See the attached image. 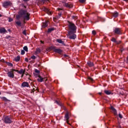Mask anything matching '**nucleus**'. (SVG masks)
<instances>
[{
	"label": "nucleus",
	"mask_w": 128,
	"mask_h": 128,
	"mask_svg": "<svg viewBox=\"0 0 128 128\" xmlns=\"http://www.w3.org/2000/svg\"><path fill=\"white\" fill-rule=\"evenodd\" d=\"M44 2H46L48 0H43Z\"/></svg>",
	"instance_id": "obj_54"
},
{
	"label": "nucleus",
	"mask_w": 128,
	"mask_h": 128,
	"mask_svg": "<svg viewBox=\"0 0 128 128\" xmlns=\"http://www.w3.org/2000/svg\"><path fill=\"white\" fill-rule=\"evenodd\" d=\"M0 98L1 100H4V102H10V100H8L5 96L1 97Z\"/></svg>",
	"instance_id": "obj_21"
},
{
	"label": "nucleus",
	"mask_w": 128,
	"mask_h": 128,
	"mask_svg": "<svg viewBox=\"0 0 128 128\" xmlns=\"http://www.w3.org/2000/svg\"><path fill=\"white\" fill-rule=\"evenodd\" d=\"M38 78L37 79V80L38 82H44V80L46 78H42V77L40 75L38 76Z\"/></svg>",
	"instance_id": "obj_12"
},
{
	"label": "nucleus",
	"mask_w": 128,
	"mask_h": 128,
	"mask_svg": "<svg viewBox=\"0 0 128 128\" xmlns=\"http://www.w3.org/2000/svg\"><path fill=\"white\" fill-rule=\"evenodd\" d=\"M88 80H89L90 82H94V79L92 78V77H88Z\"/></svg>",
	"instance_id": "obj_33"
},
{
	"label": "nucleus",
	"mask_w": 128,
	"mask_h": 128,
	"mask_svg": "<svg viewBox=\"0 0 128 128\" xmlns=\"http://www.w3.org/2000/svg\"><path fill=\"white\" fill-rule=\"evenodd\" d=\"M23 34H24V36H26V30H24L23 32H22Z\"/></svg>",
	"instance_id": "obj_34"
},
{
	"label": "nucleus",
	"mask_w": 128,
	"mask_h": 128,
	"mask_svg": "<svg viewBox=\"0 0 128 128\" xmlns=\"http://www.w3.org/2000/svg\"><path fill=\"white\" fill-rule=\"evenodd\" d=\"M10 38V35L7 36L5 38H6L7 40H8V38Z\"/></svg>",
	"instance_id": "obj_40"
},
{
	"label": "nucleus",
	"mask_w": 128,
	"mask_h": 128,
	"mask_svg": "<svg viewBox=\"0 0 128 128\" xmlns=\"http://www.w3.org/2000/svg\"><path fill=\"white\" fill-rule=\"evenodd\" d=\"M87 64L90 68H92V66H94V62L90 61H88L87 62Z\"/></svg>",
	"instance_id": "obj_16"
},
{
	"label": "nucleus",
	"mask_w": 128,
	"mask_h": 128,
	"mask_svg": "<svg viewBox=\"0 0 128 128\" xmlns=\"http://www.w3.org/2000/svg\"><path fill=\"white\" fill-rule=\"evenodd\" d=\"M2 120L4 124H12V121L10 116H4L2 118Z\"/></svg>",
	"instance_id": "obj_3"
},
{
	"label": "nucleus",
	"mask_w": 128,
	"mask_h": 128,
	"mask_svg": "<svg viewBox=\"0 0 128 128\" xmlns=\"http://www.w3.org/2000/svg\"><path fill=\"white\" fill-rule=\"evenodd\" d=\"M112 14L114 18H118V12L116 11H115L114 12L112 13Z\"/></svg>",
	"instance_id": "obj_20"
},
{
	"label": "nucleus",
	"mask_w": 128,
	"mask_h": 128,
	"mask_svg": "<svg viewBox=\"0 0 128 128\" xmlns=\"http://www.w3.org/2000/svg\"><path fill=\"white\" fill-rule=\"evenodd\" d=\"M34 88H33V90H32L31 92H34Z\"/></svg>",
	"instance_id": "obj_45"
},
{
	"label": "nucleus",
	"mask_w": 128,
	"mask_h": 128,
	"mask_svg": "<svg viewBox=\"0 0 128 128\" xmlns=\"http://www.w3.org/2000/svg\"><path fill=\"white\" fill-rule=\"evenodd\" d=\"M25 60H26L27 62H28V58H25Z\"/></svg>",
	"instance_id": "obj_44"
},
{
	"label": "nucleus",
	"mask_w": 128,
	"mask_h": 128,
	"mask_svg": "<svg viewBox=\"0 0 128 128\" xmlns=\"http://www.w3.org/2000/svg\"><path fill=\"white\" fill-rule=\"evenodd\" d=\"M7 74H8V78H14V74L10 70V72H8L7 73Z\"/></svg>",
	"instance_id": "obj_8"
},
{
	"label": "nucleus",
	"mask_w": 128,
	"mask_h": 128,
	"mask_svg": "<svg viewBox=\"0 0 128 128\" xmlns=\"http://www.w3.org/2000/svg\"><path fill=\"white\" fill-rule=\"evenodd\" d=\"M48 26V21H46V22L42 23V28H46Z\"/></svg>",
	"instance_id": "obj_14"
},
{
	"label": "nucleus",
	"mask_w": 128,
	"mask_h": 128,
	"mask_svg": "<svg viewBox=\"0 0 128 128\" xmlns=\"http://www.w3.org/2000/svg\"><path fill=\"white\" fill-rule=\"evenodd\" d=\"M8 22H14V19L12 18H9Z\"/></svg>",
	"instance_id": "obj_32"
},
{
	"label": "nucleus",
	"mask_w": 128,
	"mask_h": 128,
	"mask_svg": "<svg viewBox=\"0 0 128 128\" xmlns=\"http://www.w3.org/2000/svg\"><path fill=\"white\" fill-rule=\"evenodd\" d=\"M111 40L113 42H115V44H120V42H121L120 41H116V40L114 38H112L111 39Z\"/></svg>",
	"instance_id": "obj_11"
},
{
	"label": "nucleus",
	"mask_w": 128,
	"mask_h": 128,
	"mask_svg": "<svg viewBox=\"0 0 128 128\" xmlns=\"http://www.w3.org/2000/svg\"><path fill=\"white\" fill-rule=\"evenodd\" d=\"M66 120L67 124H68V120Z\"/></svg>",
	"instance_id": "obj_48"
},
{
	"label": "nucleus",
	"mask_w": 128,
	"mask_h": 128,
	"mask_svg": "<svg viewBox=\"0 0 128 128\" xmlns=\"http://www.w3.org/2000/svg\"><path fill=\"white\" fill-rule=\"evenodd\" d=\"M72 18L73 20H76V16H72Z\"/></svg>",
	"instance_id": "obj_41"
},
{
	"label": "nucleus",
	"mask_w": 128,
	"mask_h": 128,
	"mask_svg": "<svg viewBox=\"0 0 128 128\" xmlns=\"http://www.w3.org/2000/svg\"><path fill=\"white\" fill-rule=\"evenodd\" d=\"M55 102H56V104H58V106H62V104L60 102H59L58 100L55 101Z\"/></svg>",
	"instance_id": "obj_26"
},
{
	"label": "nucleus",
	"mask_w": 128,
	"mask_h": 128,
	"mask_svg": "<svg viewBox=\"0 0 128 128\" xmlns=\"http://www.w3.org/2000/svg\"><path fill=\"white\" fill-rule=\"evenodd\" d=\"M110 109L112 110L113 113L114 114V116H116L118 114V112H116V110L114 108V106H111Z\"/></svg>",
	"instance_id": "obj_15"
},
{
	"label": "nucleus",
	"mask_w": 128,
	"mask_h": 128,
	"mask_svg": "<svg viewBox=\"0 0 128 128\" xmlns=\"http://www.w3.org/2000/svg\"><path fill=\"white\" fill-rule=\"evenodd\" d=\"M6 32H8V31L4 28H0V34H6Z\"/></svg>",
	"instance_id": "obj_13"
},
{
	"label": "nucleus",
	"mask_w": 128,
	"mask_h": 128,
	"mask_svg": "<svg viewBox=\"0 0 128 128\" xmlns=\"http://www.w3.org/2000/svg\"><path fill=\"white\" fill-rule=\"evenodd\" d=\"M22 88H29L30 84H28V82H23L22 84Z\"/></svg>",
	"instance_id": "obj_9"
},
{
	"label": "nucleus",
	"mask_w": 128,
	"mask_h": 128,
	"mask_svg": "<svg viewBox=\"0 0 128 128\" xmlns=\"http://www.w3.org/2000/svg\"><path fill=\"white\" fill-rule=\"evenodd\" d=\"M0 94H2V92H0Z\"/></svg>",
	"instance_id": "obj_57"
},
{
	"label": "nucleus",
	"mask_w": 128,
	"mask_h": 128,
	"mask_svg": "<svg viewBox=\"0 0 128 128\" xmlns=\"http://www.w3.org/2000/svg\"><path fill=\"white\" fill-rule=\"evenodd\" d=\"M40 48H36L35 54H40Z\"/></svg>",
	"instance_id": "obj_25"
},
{
	"label": "nucleus",
	"mask_w": 128,
	"mask_h": 128,
	"mask_svg": "<svg viewBox=\"0 0 128 128\" xmlns=\"http://www.w3.org/2000/svg\"><path fill=\"white\" fill-rule=\"evenodd\" d=\"M104 92L108 95L112 94V91L110 90H104Z\"/></svg>",
	"instance_id": "obj_23"
},
{
	"label": "nucleus",
	"mask_w": 128,
	"mask_h": 128,
	"mask_svg": "<svg viewBox=\"0 0 128 128\" xmlns=\"http://www.w3.org/2000/svg\"><path fill=\"white\" fill-rule=\"evenodd\" d=\"M53 30H54V28H50L48 29V32H52Z\"/></svg>",
	"instance_id": "obj_27"
},
{
	"label": "nucleus",
	"mask_w": 128,
	"mask_h": 128,
	"mask_svg": "<svg viewBox=\"0 0 128 128\" xmlns=\"http://www.w3.org/2000/svg\"><path fill=\"white\" fill-rule=\"evenodd\" d=\"M12 4V3L10 1H6L2 3V6L5 8H8V6H11Z\"/></svg>",
	"instance_id": "obj_5"
},
{
	"label": "nucleus",
	"mask_w": 128,
	"mask_h": 128,
	"mask_svg": "<svg viewBox=\"0 0 128 128\" xmlns=\"http://www.w3.org/2000/svg\"><path fill=\"white\" fill-rule=\"evenodd\" d=\"M62 16V14L60 13L58 14V18H60Z\"/></svg>",
	"instance_id": "obj_43"
},
{
	"label": "nucleus",
	"mask_w": 128,
	"mask_h": 128,
	"mask_svg": "<svg viewBox=\"0 0 128 128\" xmlns=\"http://www.w3.org/2000/svg\"><path fill=\"white\" fill-rule=\"evenodd\" d=\"M64 58H68V56L66 54H64Z\"/></svg>",
	"instance_id": "obj_46"
},
{
	"label": "nucleus",
	"mask_w": 128,
	"mask_h": 128,
	"mask_svg": "<svg viewBox=\"0 0 128 128\" xmlns=\"http://www.w3.org/2000/svg\"><path fill=\"white\" fill-rule=\"evenodd\" d=\"M54 50V52H56L57 54H62V50L60 48H56V46H51L48 48V50Z\"/></svg>",
	"instance_id": "obj_4"
},
{
	"label": "nucleus",
	"mask_w": 128,
	"mask_h": 128,
	"mask_svg": "<svg viewBox=\"0 0 128 128\" xmlns=\"http://www.w3.org/2000/svg\"><path fill=\"white\" fill-rule=\"evenodd\" d=\"M64 120H70V116H68V112H66L64 116Z\"/></svg>",
	"instance_id": "obj_18"
},
{
	"label": "nucleus",
	"mask_w": 128,
	"mask_h": 128,
	"mask_svg": "<svg viewBox=\"0 0 128 128\" xmlns=\"http://www.w3.org/2000/svg\"><path fill=\"white\" fill-rule=\"evenodd\" d=\"M24 72H26V70L21 68L20 71L18 70V74H24Z\"/></svg>",
	"instance_id": "obj_17"
},
{
	"label": "nucleus",
	"mask_w": 128,
	"mask_h": 128,
	"mask_svg": "<svg viewBox=\"0 0 128 128\" xmlns=\"http://www.w3.org/2000/svg\"><path fill=\"white\" fill-rule=\"evenodd\" d=\"M114 34H122V29L120 28H116L114 30Z\"/></svg>",
	"instance_id": "obj_6"
},
{
	"label": "nucleus",
	"mask_w": 128,
	"mask_h": 128,
	"mask_svg": "<svg viewBox=\"0 0 128 128\" xmlns=\"http://www.w3.org/2000/svg\"><path fill=\"white\" fill-rule=\"evenodd\" d=\"M31 58H32V60H36V57L33 55L31 56Z\"/></svg>",
	"instance_id": "obj_38"
},
{
	"label": "nucleus",
	"mask_w": 128,
	"mask_h": 128,
	"mask_svg": "<svg viewBox=\"0 0 128 128\" xmlns=\"http://www.w3.org/2000/svg\"><path fill=\"white\" fill-rule=\"evenodd\" d=\"M6 64L7 66H14L10 62H6Z\"/></svg>",
	"instance_id": "obj_29"
},
{
	"label": "nucleus",
	"mask_w": 128,
	"mask_h": 128,
	"mask_svg": "<svg viewBox=\"0 0 128 128\" xmlns=\"http://www.w3.org/2000/svg\"><path fill=\"white\" fill-rule=\"evenodd\" d=\"M26 54V52H24V50H21V54L24 55Z\"/></svg>",
	"instance_id": "obj_36"
},
{
	"label": "nucleus",
	"mask_w": 128,
	"mask_h": 128,
	"mask_svg": "<svg viewBox=\"0 0 128 128\" xmlns=\"http://www.w3.org/2000/svg\"><path fill=\"white\" fill-rule=\"evenodd\" d=\"M8 32H10V29H8Z\"/></svg>",
	"instance_id": "obj_53"
},
{
	"label": "nucleus",
	"mask_w": 128,
	"mask_h": 128,
	"mask_svg": "<svg viewBox=\"0 0 128 128\" xmlns=\"http://www.w3.org/2000/svg\"><path fill=\"white\" fill-rule=\"evenodd\" d=\"M57 42H58V44H63V46H66V44H64V41L60 39H57L56 40Z\"/></svg>",
	"instance_id": "obj_19"
},
{
	"label": "nucleus",
	"mask_w": 128,
	"mask_h": 128,
	"mask_svg": "<svg viewBox=\"0 0 128 128\" xmlns=\"http://www.w3.org/2000/svg\"><path fill=\"white\" fill-rule=\"evenodd\" d=\"M123 0L124 2H128V0Z\"/></svg>",
	"instance_id": "obj_49"
},
{
	"label": "nucleus",
	"mask_w": 128,
	"mask_h": 128,
	"mask_svg": "<svg viewBox=\"0 0 128 128\" xmlns=\"http://www.w3.org/2000/svg\"><path fill=\"white\" fill-rule=\"evenodd\" d=\"M24 0V2H28V0Z\"/></svg>",
	"instance_id": "obj_47"
},
{
	"label": "nucleus",
	"mask_w": 128,
	"mask_h": 128,
	"mask_svg": "<svg viewBox=\"0 0 128 128\" xmlns=\"http://www.w3.org/2000/svg\"><path fill=\"white\" fill-rule=\"evenodd\" d=\"M45 80H47V79H46Z\"/></svg>",
	"instance_id": "obj_58"
},
{
	"label": "nucleus",
	"mask_w": 128,
	"mask_h": 128,
	"mask_svg": "<svg viewBox=\"0 0 128 128\" xmlns=\"http://www.w3.org/2000/svg\"><path fill=\"white\" fill-rule=\"evenodd\" d=\"M79 2L82 4H84V2H86V0H79Z\"/></svg>",
	"instance_id": "obj_37"
},
{
	"label": "nucleus",
	"mask_w": 128,
	"mask_h": 128,
	"mask_svg": "<svg viewBox=\"0 0 128 128\" xmlns=\"http://www.w3.org/2000/svg\"><path fill=\"white\" fill-rule=\"evenodd\" d=\"M12 72H18V70H16V69H10V70Z\"/></svg>",
	"instance_id": "obj_31"
},
{
	"label": "nucleus",
	"mask_w": 128,
	"mask_h": 128,
	"mask_svg": "<svg viewBox=\"0 0 128 128\" xmlns=\"http://www.w3.org/2000/svg\"><path fill=\"white\" fill-rule=\"evenodd\" d=\"M23 48L24 50H25V52H28V48L27 46H24Z\"/></svg>",
	"instance_id": "obj_30"
},
{
	"label": "nucleus",
	"mask_w": 128,
	"mask_h": 128,
	"mask_svg": "<svg viewBox=\"0 0 128 128\" xmlns=\"http://www.w3.org/2000/svg\"><path fill=\"white\" fill-rule=\"evenodd\" d=\"M68 29L70 30V31L68 32V36H70V34H72L76 32L77 28L76 24L72 22L68 21Z\"/></svg>",
	"instance_id": "obj_2"
},
{
	"label": "nucleus",
	"mask_w": 128,
	"mask_h": 128,
	"mask_svg": "<svg viewBox=\"0 0 128 128\" xmlns=\"http://www.w3.org/2000/svg\"><path fill=\"white\" fill-rule=\"evenodd\" d=\"M34 72H36V74H39V73H40V70H37V69H35V70H34Z\"/></svg>",
	"instance_id": "obj_39"
},
{
	"label": "nucleus",
	"mask_w": 128,
	"mask_h": 128,
	"mask_svg": "<svg viewBox=\"0 0 128 128\" xmlns=\"http://www.w3.org/2000/svg\"><path fill=\"white\" fill-rule=\"evenodd\" d=\"M118 116H119L120 118H122V114H118Z\"/></svg>",
	"instance_id": "obj_42"
},
{
	"label": "nucleus",
	"mask_w": 128,
	"mask_h": 128,
	"mask_svg": "<svg viewBox=\"0 0 128 128\" xmlns=\"http://www.w3.org/2000/svg\"><path fill=\"white\" fill-rule=\"evenodd\" d=\"M24 74H22V76H21L22 78H24Z\"/></svg>",
	"instance_id": "obj_51"
},
{
	"label": "nucleus",
	"mask_w": 128,
	"mask_h": 128,
	"mask_svg": "<svg viewBox=\"0 0 128 128\" xmlns=\"http://www.w3.org/2000/svg\"><path fill=\"white\" fill-rule=\"evenodd\" d=\"M20 56H18L16 58H15L16 62H20Z\"/></svg>",
	"instance_id": "obj_28"
},
{
	"label": "nucleus",
	"mask_w": 128,
	"mask_h": 128,
	"mask_svg": "<svg viewBox=\"0 0 128 128\" xmlns=\"http://www.w3.org/2000/svg\"><path fill=\"white\" fill-rule=\"evenodd\" d=\"M16 24L18 26H22V22L20 21H16Z\"/></svg>",
	"instance_id": "obj_24"
},
{
	"label": "nucleus",
	"mask_w": 128,
	"mask_h": 128,
	"mask_svg": "<svg viewBox=\"0 0 128 128\" xmlns=\"http://www.w3.org/2000/svg\"><path fill=\"white\" fill-rule=\"evenodd\" d=\"M30 14L28 12V10L21 9L18 12V14L16 16V20H20L21 18H22L25 20H30Z\"/></svg>",
	"instance_id": "obj_1"
},
{
	"label": "nucleus",
	"mask_w": 128,
	"mask_h": 128,
	"mask_svg": "<svg viewBox=\"0 0 128 128\" xmlns=\"http://www.w3.org/2000/svg\"><path fill=\"white\" fill-rule=\"evenodd\" d=\"M0 18H2V15L0 14Z\"/></svg>",
	"instance_id": "obj_55"
},
{
	"label": "nucleus",
	"mask_w": 128,
	"mask_h": 128,
	"mask_svg": "<svg viewBox=\"0 0 128 128\" xmlns=\"http://www.w3.org/2000/svg\"><path fill=\"white\" fill-rule=\"evenodd\" d=\"M41 44H44V42L42 40H40Z\"/></svg>",
	"instance_id": "obj_50"
},
{
	"label": "nucleus",
	"mask_w": 128,
	"mask_h": 128,
	"mask_svg": "<svg viewBox=\"0 0 128 128\" xmlns=\"http://www.w3.org/2000/svg\"><path fill=\"white\" fill-rule=\"evenodd\" d=\"M92 34H94V36L96 34V30H94L92 31Z\"/></svg>",
	"instance_id": "obj_35"
},
{
	"label": "nucleus",
	"mask_w": 128,
	"mask_h": 128,
	"mask_svg": "<svg viewBox=\"0 0 128 128\" xmlns=\"http://www.w3.org/2000/svg\"><path fill=\"white\" fill-rule=\"evenodd\" d=\"M44 11L46 12V14H48L49 16H50V14H52V12L50 11V10H48V8H45L44 9Z\"/></svg>",
	"instance_id": "obj_22"
},
{
	"label": "nucleus",
	"mask_w": 128,
	"mask_h": 128,
	"mask_svg": "<svg viewBox=\"0 0 128 128\" xmlns=\"http://www.w3.org/2000/svg\"><path fill=\"white\" fill-rule=\"evenodd\" d=\"M102 92H99L98 94H100V95H102Z\"/></svg>",
	"instance_id": "obj_52"
},
{
	"label": "nucleus",
	"mask_w": 128,
	"mask_h": 128,
	"mask_svg": "<svg viewBox=\"0 0 128 128\" xmlns=\"http://www.w3.org/2000/svg\"><path fill=\"white\" fill-rule=\"evenodd\" d=\"M72 33V34L69 35V38L70 40H76V34H73Z\"/></svg>",
	"instance_id": "obj_10"
},
{
	"label": "nucleus",
	"mask_w": 128,
	"mask_h": 128,
	"mask_svg": "<svg viewBox=\"0 0 128 128\" xmlns=\"http://www.w3.org/2000/svg\"><path fill=\"white\" fill-rule=\"evenodd\" d=\"M58 10H62V9H60V8H59Z\"/></svg>",
	"instance_id": "obj_56"
},
{
	"label": "nucleus",
	"mask_w": 128,
	"mask_h": 128,
	"mask_svg": "<svg viewBox=\"0 0 128 128\" xmlns=\"http://www.w3.org/2000/svg\"><path fill=\"white\" fill-rule=\"evenodd\" d=\"M64 6H65V8H72L73 6L72 4L66 2L64 4Z\"/></svg>",
	"instance_id": "obj_7"
}]
</instances>
